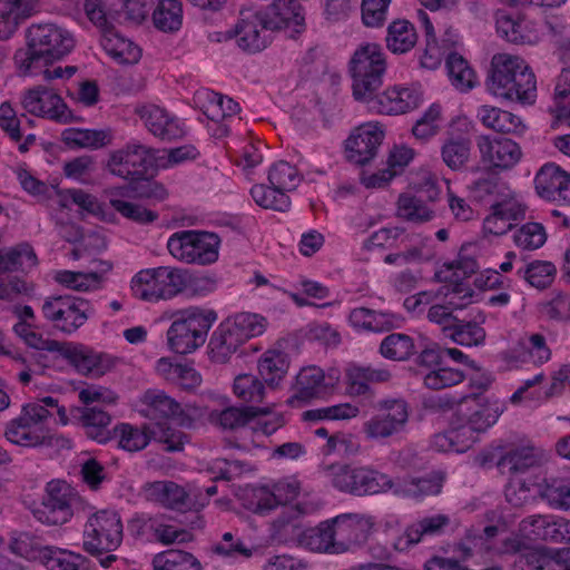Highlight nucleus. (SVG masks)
<instances>
[{
    "instance_id": "12",
    "label": "nucleus",
    "mask_w": 570,
    "mask_h": 570,
    "mask_svg": "<svg viewBox=\"0 0 570 570\" xmlns=\"http://www.w3.org/2000/svg\"><path fill=\"white\" fill-rule=\"evenodd\" d=\"M340 380L338 373L332 371L325 374L317 366L303 367L296 375L295 393L288 399L289 405L298 402H308L313 399H321L330 395Z\"/></svg>"
},
{
    "instance_id": "10",
    "label": "nucleus",
    "mask_w": 570,
    "mask_h": 570,
    "mask_svg": "<svg viewBox=\"0 0 570 570\" xmlns=\"http://www.w3.org/2000/svg\"><path fill=\"white\" fill-rule=\"evenodd\" d=\"M423 101V92L415 86H391L382 92L376 91L363 102L366 108L381 115H403L416 108Z\"/></svg>"
},
{
    "instance_id": "25",
    "label": "nucleus",
    "mask_w": 570,
    "mask_h": 570,
    "mask_svg": "<svg viewBox=\"0 0 570 570\" xmlns=\"http://www.w3.org/2000/svg\"><path fill=\"white\" fill-rule=\"evenodd\" d=\"M142 416L150 421L179 419L185 422V412L175 399L159 390H148L141 396Z\"/></svg>"
},
{
    "instance_id": "42",
    "label": "nucleus",
    "mask_w": 570,
    "mask_h": 570,
    "mask_svg": "<svg viewBox=\"0 0 570 570\" xmlns=\"http://www.w3.org/2000/svg\"><path fill=\"white\" fill-rule=\"evenodd\" d=\"M63 141L68 146L98 149L111 142L109 129H80L69 128L62 132Z\"/></svg>"
},
{
    "instance_id": "14",
    "label": "nucleus",
    "mask_w": 570,
    "mask_h": 570,
    "mask_svg": "<svg viewBox=\"0 0 570 570\" xmlns=\"http://www.w3.org/2000/svg\"><path fill=\"white\" fill-rule=\"evenodd\" d=\"M383 139L384 130L379 122L362 124L345 141L347 159L361 166L370 163L376 156Z\"/></svg>"
},
{
    "instance_id": "59",
    "label": "nucleus",
    "mask_w": 570,
    "mask_h": 570,
    "mask_svg": "<svg viewBox=\"0 0 570 570\" xmlns=\"http://www.w3.org/2000/svg\"><path fill=\"white\" fill-rule=\"evenodd\" d=\"M271 11L278 19L276 28L304 24L302 6L296 0H273Z\"/></svg>"
},
{
    "instance_id": "57",
    "label": "nucleus",
    "mask_w": 570,
    "mask_h": 570,
    "mask_svg": "<svg viewBox=\"0 0 570 570\" xmlns=\"http://www.w3.org/2000/svg\"><path fill=\"white\" fill-rule=\"evenodd\" d=\"M49 546H41L36 537L28 532H21L10 540V551L16 556L41 563Z\"/></svg>"
},
{
    "instance_id": "45",
    "label": "nucleus",
    "mask_w": 570,
    "mask_h": 570,
    "mask_svg": "<svg viewBox=\"0 0 570 570\" xmlns=\"http://www.w3.org/2000/svg\"><path fill=\"white\" fill-rule=\"evenodd\" d=\"M503 411L502 405L497 402L484 401L469 415L466 424L461 426L463 434L466 432H484L491 428Z\"/></svg>"
},
{
    "instance_id": "40",
    "label": "nucleus",
    "mask_w": 570,
    "mask_h": 570,
    "mask_svg": "<svg viewBox=\"0 0 570 570\" xmlns=\"http://www.w3.org/2000/svg\"><path fill=\"white\" fill-rule=\"evenodd\" d=\"M148 424L138 428L129 423H119L112 429V439H116L118 446L125 451H141L151 442L147 431Z\"/></svg>"
},
{
    "instance_id": "8",
    "label": "nucleus",
    "mask_w": 570,
    "mask_h": 570,
    "mask_svg": "<svg viewBox=\"0 0 570 570\" xmlns=\"http://www.w3.org/2000/svg\"><path fill=\"white\" fill-rule=\"evenodd\" d=\"M49 413L38 404H24L18 417L11 420L4 435L13 444L21 446H39L50 439L45 423Z\"/></svg>"
},
{
    "instance_id": "33",
    "label": "nucleus",
    "mask_w": 570,
    "mask_h": 570,
    "mask_svg": "<svg viewBox=\"0 0 570 570\" xmlns=\"http://www.w3.org/2000/svg\"><path fill=\"white\" fill-rule=\"evenodd\" d=\"M333 528V519H331L306 529L301 535V543L315 552L338 554Z\"/></svg>"
},
{
    "instance_id": "6",
    "label": "nucleus",
    "mask_w": 570,
    "mask_h": 570,
    "mask_svg": "<svg viewBox=\"0 0 570 570\" xmlns=\"http://www.w3.org/2000/svg\"><path fill=\"white\" fill-rule=\"evenodd\" d=\"M219 237L209 232L180 230L174 233L167 248L171 256L186 264L209 265L218 259Z\"/></svg>"
},
{
    "instance_id": "53",
    "label": "nucleus",
    "mask_w": 570,
    "mask_h": 570,
    "mask_svg": "<svg viewBox=\"0 0 570 570\" xmlns=\"http://www.w3.org/2000/svg\"><path fill=\"white\" fill-rule=\"evenodd\" d=\"M414 351L413 338L403 333L387 335L380 346L381 354L393 361H406L414 354Z\"/></svg>"
},
{
    "instance_id": "61",
    "label": "nucleus",
    "mask_w": 570,
    "mask_h": 570,
    "mask_svg": "<svg viewBox=\"0 0 570 570\" xmlns=\"http://www.w3.org/2000/svg\"><path fill=\"white\" fill-rule=\"evenodd\" d=\"M445 473L442 471H433L426 476L412 479L405 488L409 495L414 498L438 495L443 488Z\"/></svg>"
},
{
    "instance_id": "24",
    "label": "nucleus",
    "mask_w": 570,
    "mask_h": 570,
    "mask_svg": "<svg viewBox=\"0 0 570 570\" xmlns=\"http://www.w3.org/2000/svg\"><path fill=\"white\" fill-rule=\"evenodd\" d=\"M145 491L149 500L167 509L176 511L197 510L196 503L186 489L173 481H155L147 483Z\"/></svg>"
},
{
    "instance_id": "36",
    "label": "nucleus",
    "mask_w": 570,
    "mask_h": 570,
    "mask_svg": "<svg viewBox=\"0 0 570 570\" xmlns=\"http://www.w3.org/2000/svg\"><path fill=\"white\" fill-rule=\"evenodd\" d=\"M147 431L150 441L161 444L166 452L183 451L185 445L190 441L188 434L167 422L149 423Z\"/></svg>"
},
{
    "instance_id": "52",
    "label": "nucleus",
    "mask_w": 570,
    "mask_h": 570,
    "mask_svg": "<svg viewBox=\"0 0 570 570\" xmlns=\"http://www.w3.org/2000/svg\"><path fill=\"white\" fill-rule=\"evenodd\" d=\"M225 322L242 344L252 337L263 334L265 331V320L256 314L240 313L233 318L225 320Z\"/></svg>"
},
{
    "instance_id": "2",
    "label": "nucleus",
    "mask_w": 570,
    "mask_h": 570,
    "mask_svg": "<svg viewBox=\"0 0 570 570\" xmlns=\"http://www.w3.org/2000/svg\"><path fill=\"white\" fill-rule=\"evenodd\" d=\"M26 37L27 48L14 53V62L23 75L62 59L75 47L71 33L53 23L31 24Z\"/></svg>"
},
{
    "instance_id": "16",
    "label": "nucleus",
    "mask_w": 570,
    "mask_h": 570,
    "mask_svg": "<svg viewBox=\"0 0 570 570\" xmlns=\"http://www.w3.org/2000/svg\"><path fill=\"white\" fill-rule=\"evenodd\" d=\"M47 497L42 507L37 510L38 519L49 525L63 524L70 520L73 514V503L76 497L66 483L48 484Z\"/></svg>"
},
{
    "instance_id": "23",
    "label": "nucleus",
    "mask_w": 570,
    "mask_h": 570,
    "mask_svg": "<svg viewBox=\"0 0 570 570\" xmlns=\"http://www.w3.org/2000/svg\"><path fill=\"white\" fill-rule=\"evenodd\" d=\"M147 129L161 140H175L184 137L185 130L179 120L166 109L147 105L137 110Z\"/></svg>"
},
{
    "instance_id": "54",
    "label": "nucleus",
    "mask_w": 570,
    "mask_h": 570,
    "mask_svg": "<svg viewBox=\"0 0 570 570\" xmlns=\"http://www.w3.org/2000/svg\"><path fill=\"white\" fill-rule=\"evenodd\" d=\"M377 414L383 417L397 433L404 431L409 421V405L402 399L380 401L376 404Z\"/></svg>"
},
{
    "instance_id": "63",
    "label": "nucleus",
    "mask_w": 570,
    "mask_h": 570,
    "mask_svg": "<svg viewBox=\"0 0 570 570\" xmlns=\"http://www.w3.org/2000/svg\"><path fill=\"white\" fill-rule=\"evenodd\" d=\"M441 117V106L438 104L431 105L412 127L413 136L419 140L428 141L439 132Z\"/></svg>"
},
{
    "instance_id": "3",
    "label": "nucleus",
    "mask_w": 570,
    "mask_h": 570,
    "mask_svg": "<svg viewBox=\"0 0 570 570\" xmlns=\"http://www.w3.org/2000/svg\"><path fill=\"white\" fill-rule=\"evenodd\" d=\"M167 331L169 348L177 354H190L203 346L208 332L218 320L216 311L189 306L176 311Z\"/></svg>"
},
{
    "instance_id": "51",
    "label": "nucleus",
    "mask_w": 570,
    "mask_h": 570,
    "mask_svg": "<svg viewBox=\"0 0 570 570\" xmlns=\"http://www.w3.org/2000/svg\"><path fill=\"white\" fill-rule=\"evenodd\" d=\"M86 557L66 549L49 546L41 564L48 570H80Z\"/></svg>"
},
{
    "instance_id": "18",
    "label": "nucleus",
    "mask_w": 570,
    "mask_h": 570,
    "mask_svg": "<svg viewBox=\"0 0 570 570\" xmlns=\"http://www.w3.org/2000/svg\"><path fill=\"white\" fill-rule=\"evenodd\" d=\"M23 108L31 115L56 121L68 122L71 112L61 97L42 86L29 89L22 99Z\"/></svg>"
},
{
    "instance_id": "4",
    "label": "nucleus",
    "mask_w": 570,
    "mask_h": 570,
    "mask_svg": "<svg viewBox=\"0 0 570 570\" xmlns=\"http://www.w3.org/2000/svg\"><path fill=\"white\" fill-rule=\"evenodd\" d=\"M386 67L385 55L377 43L367 42L354 51L348 70L355 101L363 104L381 89Z\"/></svg>"
},
{
    "instance_id": "26",
    "label": "nucleus",
    "mask_w": 570,
    "mask_h": 570,
    "mask_svg": "<svg viewBox=\"0 0 570 570\" xmlns=\"http://www.w3.org/2000/svg\"><path fill=\"white\" fill-rule=\"evenodd\" d=\"M449 524L450 518L445 514L425 517L406 528L404 533L393 543L394 549L397 551H404L411 546L419 543L423 537L443 533L444 529Z\"/></svg>"
},
{
    "instance_id": "50",
    "label": "nucleus",
    "mask_w": 570,
    "mask_h": 570,
    "mask_svg": "<svg viewBox=\"0 0 570 570\" xmlns=\"http://www.w3.org/2000/svg\"><path fill=\"white\" fill-rule=\"evenodd\" d=\"M554 563H557L556 554L543 546H527L522 554L514 560V567L520 570L550 569Z\"/></svg>"
},
{
    "instance_id": "34",
    "label": "nucleus",
    "mask_w": 570,
    "mask_h": 570,
    "mask_svg": "<svg viewBox=\"0 0 570 570\" xmlns=\"http://www.w3.org/2000/svg\"><path fill=\"white\" fill-rule=\"evenodd\" d=\"M257 368L265 383L277 386L288 372L289 357L282 351L268 350L259 357Z\"/></svg>"
},
{
    "instance_id": "64",
    "label": "nucleus",
    "mask_w": 570,
    "mask_h": 570,
    "mask_svg": "<svg viewBox=\"0 0 570 570\" xmlns=\"http://www.w3.org/2000/svg\"><path fill=\"white\" fill-rule=\"evenodd\" d=\"M207 99L208 104L205 106L204 114L213 121L218 122L226 117L236 115L240 110L238 102L218 92H208Z\"/></svg>"
},
{
    "instance_id": "28",
    "label": "nucleus",
    "mask_w": 570,
    "mask_h": 570,
    "mask_svg": "<svg viewBox=\"0 0 570 570\" xmlns=\"http://www.w3.org/2000/svg\"><path fill=\"white\" fill-rule=\"evenodd\" d=\"M100 42L106 53L118 63L132 65L141 57L140 48L119 35L114 27L104 29Z\"/></svg>"
},
{
    "instance_id": "41",
    "label": "nucleus",
    "mask_w": 570,
    "mask_h": 570,
    "mask_svg": "<svg viewBox=\"0 0 570 570\" xmlns=\"http://www.w3.org/2000/svg\"><path fill=\"white\" fill-rule=\"evenodd\" d=\"M471 156V140L462 136H450L441 146L443 163L452 170L466 166Z\"/></svg>"
},
{
    "instance_id": "38",
    "label": "nucleus",
    "mask_w": 570,
    "mask_h": 570,
    "mask_svg": "<svg viewBox=\"0 0 570 570\" xmlns=\"http://www.w3.org/2000/svg\"><path fill=\"white\" fill-rule=\"evenodd\" d=\"M354 495H367L385 492L393 487L392 479L367 466L355 468Z\"/></svg>"
},
{
    "instance_id": "39",
    "label": "nucleus",
    "mask_w": 570,
    "mask_h": 570,
    "mask_svg": "<svg viewBox=\"0 0 570 570\" xmlns=\"http://www.w3.org/2000/svg\"><path fill=\"white\" fill-rule=\"evenodd\" d=\"M417 41L414 26L407 20H395L387 27L386 47L393 53L410 51Z\"/></svg>"
},
{
    "instance_id": "7",
    "label": "nucleus",
    "mask_w": 570,
    "mask_h": 570,
    "mask_svg": "<svg viewBox=\"0 0 570 570\" xmlns=\"http://www.w3.org/2000/svg\"><path fill=\"white\" fill-rule=\"evenodd\" d=\"M43 317L59 332L73 334L94 313L91 303L76 295H52L41 306Z\"/></svg>"
},
{
    "instance_id": "20",
    "label": "nucleus",
    "mask_w": 570,
    "mask_h": 570,
    "mask_svg": "<svg viewBox=\"0 0 570 570\" xmlns=\"http://www.w3.org/2000/svg\"><path fill=\"white\" fill-rule=\"evenodd\" d=\"M495 29L501 38L517 45L533 43L539 39L535 23L519 12L498 10L495 12Z\"/></svg>"
},
{
    "instance_id": "43",
    "label": "nucleus",
    "mask_w": 570,
    "mask_h": 570,
    "mask_svg": "<svg viewBox=\"0 0 570 570\" xmlns=\"http://www.w3.org/2000/svg\"><path fill=\"white\" fill-rule=\"evenodd\" d=\"M116 191H119L120 196L155 199L158 202L164 200L168 196L163 184L153 178H148L146 175H140L139 177L129 180L127 186L118 187L116 188Z\"/></svg>"
},
{
    "instance_id": "47",
    "label": "nucleus",
    "mask_w": 570,
    "mask_h": 570,
    "mask_svg": "<svg viewBox=\"0 0 570 570\" xmlns=\"http://www.w3.org/2000/svg\"><path fill=\"white\" fill-rule=\"evenodd\" d=\"M109 195V204L111 208L122 217L142 225L154 223L158 219V213L147 209L141 205L121 199V196L119 195V191H116V188L110 189Z\"/></svg>"
},
{
    "instance_id": "56",
    "label": "nucleus",
    "mask_w": 570,
    "mask_h": 570,
    "mask_svg": "<svg viewBox=\"0 0 570 570\" xmlns=\"http://www.w3.org/2000/svg\"><path fill=\"white\" fill-rule=\"evenodd\" d=\"M234 393L243 402L262 403L265 397V385L253 374H239L234 380Z\"/></svg>"
},
{
    "instance_id": "46",
    "label": "nucleus",
    "mask_w": 570,
    "mask_h": 570,
    "mask_svg": "<svg viewBox=\"0 0 570 570\" xmlns=\"http://www.w3.org/2000/svg\"><path fill=\"white\" fill-rule=\"evenodd\" d=\"M446 68L451 83L456 89L469 91L476 86V73L461 55L450 53L446 58Z\"/></svg>"
},
{
    "instance_id": "19",
    "label": "nucleus",
    "mask_w": 570,
    "mask_h": 570,
    "mask_svg": "<svg viewBox=\"0 0 570 570\" xmlns=\"http://www.w3.org/2000/svg\"><path fill=\"white\" fill-rule=\"evenodd\" d=\"M534 188L542 199L570 205V174L553 163L544 164L538 170Z\"/></svg>"
},
{
    "instance_id": "15",
    "label": "nucleus",
    "mask_w": 570,
    "mask_h": 570,
    "mask_svg": "<svg viewBox=\"0 0 570 570\" xmlns=\"http://www.w3.org/2000/svg\"><path fill=\"white\" fill-rule=\"evenodd\" d=\"M337 553L347 552L364 544L372 531L373 521L357 513H345L333 518Z\"/></svg>"
},
{
    "instance_id": "13",
    "label": "nucleus",
    "mask_w": 570,
    "mask_h": 570,
    "mask_svg": "<svg viewBox=\"0 0 570 570\" xmlns=\"http://www.w3.org/2000/svg\"><path fill=\"white\" fill-rule=\"evenodd\" d=\"M60 356L69 362L79 373L100 377L116 365V357L96 352L85 345L61 344L58 352Z\"/></svg>"
},
{
    "instance_id": "11",
    "label": "nucleus",
    "mask_w": 570,
    "mask_h": 570,
    "mask_svg": "<svg viewBox=\"0 0 570 570\" xmlns=\"http://www.w3.org/2000/svg\"><path fill=\"white\" fill-rule=\"evenodd\" d=\"M527 205L514 191L502 194L490 206V214L483 220L484 234L501 236L511 230L525 217Z\"/></svg>"
},
{
    "instance_id": "58",
    "label": "nucleus",
    "mask_w": 570,
    "mask_h": 570,
    "mask_svg": "<svg viewBox=\"0 0 570 570\" xmlns=\"http://www.w3.org/2000/svg\"><path fill=\"white\" fill-rule=\"evenodd\" d=\"M448 337L462 346H478L484 343L485 331L476 322L458 320Z\"/></svg>"
},
{
    "instance_id": "49",
    "label": "nucleus",
    "mask_w": 570,
    "mask_h": 570,
    "mask_svg": "<svg viewBox=\"0 0 570 570\" xmlns=\"http://www.w3.org/2000/svg\"><path fill=\"white\" fill-rule=\"evenodd\" d=\"M267 407L246 406V407H227L218 414L217 422L225 430H236L247 425L258 415L267 414Z\"/></svg>"
},
{
    "instance_id": "9",
    "label": "nucleus",
    "mask_w": 570,
    "mask_h": 570,
    "mask_svg": "<svg viewBox=\"0 0 570 570\" xmlns=\"http://www.w3.org/2000/svg\"><path fill=\"white\" fill-rule=\"evenodd\" d=\"M155 151L139 141H131L114 150L108 158V171L125 180H131L140 175H147L153 165Z\"/></svg>"
},
{
    "instance_id": "21",
    "label": "nucleus",
    "mask_w": 570,
    "mask_h": 570,
    "mask_svg": "<svg viewBox=\"0 0 570 570\" xmlns=\"http://www.w3.org/2000/svg\"><path fill=\"white\" fill-rule=\"evenodd\" d=\"M268 28L265 17L253 9H243L234 29L237 43L246 51L257 52L266 47V40L261 35Z\"/></svg>"
},
{
    "instance_id": "32",
    "label": "nucleus",
    "mask_w": 570,
    "mask_h": 570,
    "mask_svg": "<svg viewBox=\"0 0 570 570\" xmlns=\"http://www.w3.org/2000/svg\"><path fill=\"white\" fill-rule=\"evenodd\" d=\"M0 129L12 140L18 144L20 153L29 151L30 147L36 142V136L28 134L23 136L21 130V117L10 102L4 101L0 105Z\"/></svg>"
},
{
    "instance_id": "17",
    "label": "nucleus",
    "mask_w": 570,
    "mask_h": 570,
    "mask_svg": "<svg viewBox=\"0 0 570 570\" xmlns=\"http://www.w3.org/2000/svg\"><path fill=\"white\" fill-rule=\"evenodd\" d=\"M476 147L481 161L491 168L510 169L522 157L520 146L509 138H494L490 135H481L476 139Z\"/></svg>"
},
{
    "instance_id": "55",
    "label": "nucleus",
    "mask_w": 570,
    "mask_h": 570,
    "mask_svg": "<svg viewBox=\"0 0 570 570\" xmlns=\"http://www.w3.org/2000/svg\"><path fill=\"white\" fill-rule=\"evenodd\" d=\"M433 210L424 202L412 195H400L397 216L413 223H425L433 218Z\"/></svg>"
},
{
    "instance_id": "44",
    "label": "nucleus",
    "mask_w": 570,
    "mask_h": 570,
    "mask_svg": "<svg viewBox=\"0 0 570 570\" xmlns=\"http://www.w3.org/2000/svg\"><path fill=\"white\" fill-rule=\"evenodd\" d=\"M538 462L532 446H519L504 453L497 462L502 474H515L527 471Z\"/></svg>"
},
{
    "instance_id": "30",
    "label": "nucleus",
    "mask_w": 570,
    "mask_h": 570,
    "mask_svg": "<svg viewBox=\"0 0 570 570\" xmlns=\"http://www.w3.org/2000/svg\"><path fill=\"white\" fill-rule=\"evenodd\" d=\"M158 272V267L147 268L132 277L130 288L135 297L148 302L168 298L169 293L165 291Z\"/></svg>"
},
{
    "instance_id": "62",
    "label": "nucleus",
    "mask_w": 570,
    "mask_h": 570,
    "mask_svg": "<svg viewBox=\"0 0 570 570\" xmlns=\"http://www.w3.org/2000/svg\"><path fill=\"white\" fill-rule=\"evenodd\" d=\"M513 240L518 247L524 250L538 249L547 240L546 228L540 223H525L514 233Z\"/></svg>"
},
{
    "instance_id": "1",
    "label": "nucleus",
    "mask_w": 570,
    "mask_h": 570,
    "mask_svg": "<svg viewBox=\"0 0 570 570\" xmlns=\"http://www.w3.org/2000/svg\"><path fill=\"white\" fill-rule=\"evenodd\" d=\"M487 87L494 97L521 105H532L537 99L535 75L517 55L501 52L492 57Z\"/></svg>"
},
{
    "instance_id": "35",
    "label": "nucleus",
    "mask_w": 570,
    "mask_h": 570,
    "mask_svg": "<svg viewBox=\"0 0 570 570\" xmlns=\"http://www.w3.org/2000/svg\"><path fill=\"white\" fill-rule=\"evenodd\" d=\"M155 28L165 33H175L183 26V3L180 0H159L153 12Z\"/></svg>"
},
{
    "instance_id": "48",
    "label": "nucleus",
    "mask_w": 570,
    "mask_h": 570,
    "mask_svg": "<svg viewBox=\"0 0 570 570\" xmlns=\"http://www.w3.org/2000/svg\"><path fill=\"white\" fill-rule=\"evenodd\" d=\"M250 195L254 202L265 209L286 212L291 207V199L287 193L272 185H255L250 189Z\"/></svg>"
},
{
    "instance_id": "60",
    "label": "nucleus",
    "mask_w": 570,
    "mask_h": 570,
    "mask_svg": "<svg viewBox=\"0 0 570 570\" xmlns=\"http://www.w3.org/2000/svg\"><path fill=\"white\" fill-rule=\"evenodd\" d=\"M302 177L296 167L287 161H278L269 169L268 181L275 188L288 193L294 190L301 183Z\"/></svg>"
},
{
    "instance_id": "27",
    "label": "nucleus",
    "mask_w": 570,
    "mask_h": 570,
    "mask_svg": "<svg viewBox=\"0 0 570 570\" xmlns=\"http://www.w3.org/2000/svg\"><path fill=\"white\" fill-rule=\"evenodd\" d=\"M476 118L484 127L500 134L521 135L525 130L519 116L499 107L482 105L478 108Z\"/></svg>"
},
{
    "instance_id": "37",
    "label": "nucleus",
    "mask_w": 570,
    "mask_h": 570,
    "mask_svg": "<svg viewBox=\"0 0 570 570\" xmlns=\"http://www.w3.org/2000/svg\"><path fill=\"white\" fill-rule=\"evenodd\" d=\"M153 570H203L202 562L181 549H169L156 553L151 560Z\"/></svg>"
},
{
    "instance_id": "22",
    "label": "nucleus",
    "mask_w": 570,
    "mask_h": 570,
    "mask_svg": "<svg viewBox=\"0 0 570 570\" xmlns=\"http://www.w3.org/2000/svg\"><path fill=\"white\" fill-rule=\"evenodd\" d=\"M71 415L87 438L98 442L107 443L112 440V430L109 429L111 415L98 406L75 407Z\"/></svg>"
},
{
    "instance_id": "31",
    "label": "nucleus",
    "mask_w": 570,
    "mask_h": 570,
    "mask_svg": "<svg viewBox=\"0 0 570 570\" xmlns=\"http://www.w3.org/2000/svg\"><path fill=\"white\" fill-rule=\"evenodd\" d=\"M395 316L367 307H355L348 314L350 324L357 331L387 332L395 326Z\"/></svg>"
},
{
    "instance_id": "29",
    "label": "nucleus",
    "mask_w": 570,
    "mask_h": 570,
    "mask_svg": "<svg viewBox=\"0 0 570 570\" xmlns=\"http://www.w3.org/2000/svg\"><path fill=\"white\" fill-rule=\"evenodd\" d=\"M243 344L224 321L213 332L208 342L209 360L217 364H225L239 350Z\"/></svg>"
},
{
    "instance_id": "5",
    "label": "nucleus",
    "mask_w": 570,
    "mask_h": 570,
    "mask_svg": "<svg viewBox=\"0 0 570 570\" xmlns=\"http://www.w3.org/2000/svg\"><path fill=\"white\" fill-rule=\"evenodd\" d=\"M124 538V527L118 512L101 510L92 513L83 528L82 549L92 557L116 551Z\"/></svg>"
}]
</instances>
